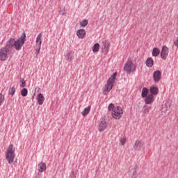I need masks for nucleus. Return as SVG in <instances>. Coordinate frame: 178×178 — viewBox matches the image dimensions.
Masks as SVG:
<instances>
[{"instance_id":"1","label":"nucleus","mask_w":178,"mask_h":178,"mask_svg":"<svg viewBox=\"0 0 178 178\" xmlns=\"http://www.w3.org/2000/svg\"><path fill=\"white\" fill-rule=\"evenodd\" d=\"M116 76H118V72H114L107 80L103 90L104 95H108V93L112 90L113 84H115V80H116Z\"/></svg>"},{"instance_id":"2","label":"nucleus","mask_w":178,"mask_h":178,"mask_svg":"<svg viewBox=\"0 0 178 178\" xmlns=\"http://www.w3.org/2000/svg\"><path fill=\"white\" fill-rule=\"evenodd\" d=\"M16 155L15 154V149H13V145L10 144L8 147L7 148V152L6 153V158L7 162L10 164L13 163V161H15V158Z\"/></svg>"},{"instance_id":"3","label":"nucleus","mask_w":178,"mask_h":178,"mask_svg":"<svg viewBox=\"0 0 178 178\" xmlns=\"http://www.w3.org/2000/svg\"><path fill=\"white\" fill-rule=\"evenodd\" d=\"M26 42V33H22V35L14 42V48L16 51H20Z\"/></svg>"},{"instance_id":"4","label":"nucleus","mask_w":178,"mask_h":178,"mask_svg":"<svg viewBox=\"0 0 178 178\" xmlns=\"http://www.w3.org/2000/svg\"><path fill=\"white\" fill-rule=\"evenodd\" d=\"M10 55H12V51L6 49L5 47L0 49V60H1V62L7 60Z\"/></svg>"},{"instance_id":"5","label":"nucleus","mask_w":178,"mask_h":178,"mask_svg":"<svg viewBox=\"0 0 178 178\" xmlns=\"http://www.w3.org/2000/svg\"><path fill=\"white\" fill-rule=\"evenodd\" d=\"M124 70L126 73H133V72H136V66H134V63H133L131 59H128L124 66Z\"/></svg>"},{"instance_id":"6","label":"nucleus","mask_w":178,"mask_h":178,"mask_svg":"<svg viewBox=\"0 0 178 178\" xmlns=\"http://www.w3.org/2000/svg\"><path fill=\"white\" fill-rule=\"evenodd\" d=\"M112 116L114 119H120L123 116V108L120 106H115L112 111Z\"/></svg>"},{"instance_id":"7","label":"nucleus","mask_w":178,"mask_h":178,"mask_svg":"<svg viewBox=\"0 0 178 178\" xmlns=\"http://www.w3.org/2000/svg\"><path fill=\"white\" fill-rule=\"evenodd\" d=\"M15 38H10L6 42V45L3 47L6 49H8L9 51H12L15 47Z\"/></svg>"},{"instance_id":"8","label":"nucleus","mask_w":178,"mask_h":178,"mask_svg":"<svg viewBox=\"0 0 178 178\" xmlns=\"http://www.w3.org/2000/svg\"><path fill=\"white\" fill-rule=\"evenodd\" d=\"M111 48V42L108 40H104L102 42V52L104 54H108L109 52V49Z\"/></svg>"},{"instance_id":"9","label":"nucleus","mask_w":178,"mask_h":178,"mask_svg":"<svg viewBox=\"0 0 178 178\" xmlns=\"http://www.w3.org/2000/svg\"><path fill=\"white\" fill-rule=\"evenodd\" d=\"M42 34L40 33L36 38V54H40V50L41 49V44H42Z\"/></svg>"},{"instance_id":"10","label":"nucleus","mask_w":178,"mask_h":178,"mask_svg":"<svg viewBox=\"0 0 178 178\" xmlns=\"http://www.w3.org/2000/svg\"><path fill=\"white\" fill-rule=\"evenodd\" d=\"M169 55V49L166 46H163L162 47V50L161 51V58L164 60H166L168 56Z\"/></svg>"},{"instance_id":"11","label":"nucleus","mask_w":178,"mask_h":178,"mask_svg":"<svg viewBox=\"0 0 178 178\" xmlns=\"http://www.w3.org/2000/svg\"><path fill=\"white\" fill-rule=\"evenodd\" d=\"M134 148L137 151H143L144 149V142L140 140H136L134 144Z\"/></svg>"},{"instance_id":"12","label":"nucleus","mask_w":178,"mask_h":178,"mask_svg":"<svg viewBox=\"0 0 178 178\" xmlns=\"http://www.w3.org/2000/svg\"><path fill=\"white\" fill-rule=\"evenodd\" d=\"M161 77H162V74L161 73V71L156 70L154 72L153 79L155 83H159V81L161 80Z\"/></svg>"},{"instance_id":"13","label":"nucleus","mask_w":178,"mask_h":178,"mask_svg":"<svg viewBox=\"0 0 178 178\" xmlns=\"http://www.w3.org/2000/svg\"><path fill=\"white\" fill-rule=\"evenodd\" d=\"M108 127V124L105 120H102L99 124V131H104Z\"/></svg>"},{"instance_id":"14","label":"nucleus","mask_w":178,"mask_h":178,"mask_svg":"<svg viewBox=\"0 0 178 178\" xmlns=\"http://www.w3.org/2000/svg\"><path fill=\"white\" fill-rule=\"evenodd\" d=\"M155 99H154V95H148L145 98V103L146 105H151L152 102H154Z\"/></svg>"},{"instance_id":"15","label":"nucleus","mask_w":178,"mask_h":178,"mask_svg":"<svg viewBox=\"0 0 178 178\" xmlns=\"http://www.w3.org/2000/svg\"><path fill=\"white\" fill-rule=\"evenodd\" d=\"M38 171L40 172V173H42V172H45L47 170V164L45 163L41 162L38 165Z\"/></svg>"},{"instance_id":"16","label":"nucleus","mask_w":178,"mask_h":178,"mask_svg":"<svg viewBox=\"0 0 178 178\" xmlns=\"http://www.w3.org/2000/svg\"><path fill=\"white\" fill-rule=\"evenodd\" d=\"M38 104L39 105H42L44 104V102L45 101V97H44V95L42 93H39L37 97Z\"/></svg>"},{"instance_id":"17","label":"nucleus","mask_w":178,"mask_h":178,"mask_svg":"<svg viewBox=\"0 0 178 178\" xmlns=\"http://www.w3.org/2000/svg\"><path fill=\"white\" fill-rule=\"evenodd\" d=\"M65 60L67 62H72L73 60V51H68L65 55Z\"/></svg>"},{"instance_id":"18","label":"nucleus","mask_w":178,"mask_h":178,"mask_svg":"<svg viewBox=\"0 0 178 178\" xmlns=\"http://www.w3.org/2000/svg\"><path fill=\"white\" fill-rule=\"evenodd\" d=\"M149 92L152 95H158V92H159V89L157 87L152 86L149 89Z\"/></svg>"},{"instance_id":"19","label":"nucleus","mask_w":178,"mask_h":178,"mask_svg":"<svg viewBox=\"0 0 178 178\" xmlns=\"http://www.w3.org/2000/svg\"><path fill=\"white\" fill-rule=\"evenodd\" d=\"M76 35L79 38H86V31L84 29H79L76 32Z\"/></svg>"},{"instance_id":"20","label":"nucleus","mask_w":178,"mask_h":178,"mask_svg":"<svg viewBox=\"0 0 178 178\" xmlns=\"http://www.w3.org/2000/svg\"><path fill=\"white\" fill-rule=\"evenodd\" d=\"M145 63H146V66H147V67H152V66H154V59H152V58H151V57H149L146 60Z\"/></svg>"},{"instance_id":"21","label":"nucleus","mask_w":178,"mask_h":178,"mask_svg":"<svg viewBox=\"0 0 178 178\" xmlns=\"http://www.w3.org/2000/svg\"><path fill=\"white\" fill-rule=\"evenodd\" d=\"M161 54V50L159 48L154 47L152 50V56L156 57Z\"/></svg>"},{"instance_id":"22","label":"nucleus","mask_w":178,"mask_h":178,"mask_svg":"<svg viewBox=\"0 0 178 178\" xmlns=\"http://www.w3.org/2000/svg\"><path fill=\"white\" fill-rule=\"evenodd\" d=\"M90 111H91V106H88V107L85 108L81 112V115H83V116H87V115L90 113Z\"/></svg>"},{"instance_id":"23","label":"nucleus","mask_w":178,"mask_h":178,"mask_svg":"<svg viewBox=\"0 0 178 178\" xmlns=\"http://www.w3.org/2000/svg\"><path fill=\"white\" fill-rule=\"evenodd\" d=\"M148 92H149V90L147 88H143L142 90V97L143 98H145L146 97H148Z\"/></svg>"},{"instance_id":"24","label":"nucleus","mask_w":178,"mask_h":178,"mask_svg":"<svg viewBox=\"0 0 178 178\" xmlns=\"http://www.w3.org/2000/svg\"><path fill=\"white\" fill-rule=\"evenodd\" d=\"M93 52H98L99 51V43H95L92 47Z\"/></svg>"},{"instance_id":"25","label":"nucleus","mask_w":178,"mask_h":178,"mask_svg":"<svg viewBox=\"0 0 178 178\" xmlns=\"http://www.w3.org/2000/svg\"><path fill=\"white\" fill-rule=\"evenodd\" d=\"M19 86L21 87V88H24V87H26V81L24 80V79L23 78L20 79Z\"/></svg>"},{"instance_id":"26","label":"nucleus","mask_w":178,"mask_h":178,"mask_svg":"<svg viewBox=\"0 0 178 178\" xmlns=\"http://www.w3.org/2000/svg\"><path fill=\"white\" fill-rule=\"evenodd\" d=\"M149 111H151V106L147 105L143 106V113H149Z\"/></svg>"},{"instance_id":"27","label":"nucleus","mask_w":178,"mask_h":178,"mask_svg":"<svg viewBox=\"0 0 178 178\" xmlns=\"http://www.w3.org/2000/svg\"><path fill=\"white\" fill-rule=\"evenodd\" d=\"M27 94H29V90H27V88H23L21 90L22 97H27Z\"/></svg>"},{"instance_id":"28","label":"nucleus","mask_w":178,"mask_h":178,"mask_svg":"<svg viewBox=\"0 0 178 178\" xmlns=\"http://www.w3.org/2000/svg\"><path fill=\"white\" fill-rule=\"evenodd\" d=\"M15 92H16V88L15 87L9 88L8 93L10 95H14Z\"/></svg>"},{"instance_id":"29","label":"nucleus","mask_w":178,"mask_h":178,"mask_svg":"<svg viewBox=\"0 0 178 178\" xmlns=\"http://www.w3.org/2000/svg\"><path fill=\"white\" fill-rule=\"evenodd\" d=\"M87 24H88V20H87V19H83V21H81L80 22V26L81 27H86V26H87Z\"/></svg>"},{"instance_id":"30","label":"nucleus","mask_w":178,"mask_h":178,"mask_svg":"<svg viewBox=\"0 0 178 178\" xmlns=\"http://www.w3.org/2000/svg\"><path fill=\"white\" fill-rule=\"evenodd\" d=\"M3 102H5V96L2 94H0V106L3 105Z\"/></svg>"},{"instance_id":"31","label":"nucleus","mask_w":178,"mask_h":178,"mask_svg":"<svg viewBox=\"0 0 178 178\" xmlns=\"http://www.w3.org/2000/svg\"><path fill=\"white\" fill-rule=\"evenodd\" d=\"M108 111H112V112H113V109H115V105L113 103L110 104L108 105Z\"/></svg>"},{"instance_id":"32","label":"nucleus","mask_w":178,"mask_h":178,"mask_svg":"<svg viewBox=\"0 0 178 178\" xmlns=\"http://www.w3.org/2000/svg\"><path fill=\"white\" fill-rule=\"evenodd\" d=\"M131 169H133V176L137 173V169H138V167L137 165H135L134 167H131Z\"/></svg>"},{"instance_id":"33","label":"nucleus","mask_w":178,"mask_h":178,"mask_svg":"<svg viewBox=\"0 0 178 178\" xmlns=\"http://www.w3.org/2000/svg\"><path fill=\"white\" fill-rule=\"evenodd\" d=\"M120 144L121 145H124L126 144V138H122L120 141Z\"/></svg>"},{"instance_id":"34","label":"nucleus","mask_w":178,"mask_h":178,"mask_svg":"<svg viewBox=\"0 0 178 178\" xmlns=\"http://www.w3.org/2000/svg\"><path fill=\"white\" fill-rule=\"evenodd\" d=\"M174 44L176 47H178V37L177 38L176 40L174 42Z\"/></svg>"},{"instance_id":"35","label":"nucleus","mask_w":178,"mask_h":178,"mask_svg":"<svg viewBox=\"0 0 178 178\" xmlns=\"http://www.w3.org/2000/svg\"><path fill=\"white\" fill-rule=\"evenodd\" d=\"M72 177L73 178H76V175L74 174V171H72V175H71Z\"/></svg>"},{"instance_id":"36","label":"nucleus","mask_w":178,"mask_h":178,"mask_svg":"<svg viewBox=\"0 0 178 178\" xmlns=\"http://www.w3.org/2000/svg\"><path fill=\"white\" fill-rule=\"evenodd\" d=\"M61 15L63 16V15H65V13H61Z\"/></svg>"}]
</instances>
